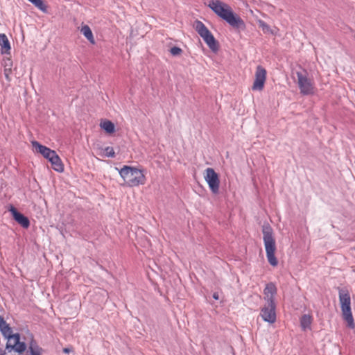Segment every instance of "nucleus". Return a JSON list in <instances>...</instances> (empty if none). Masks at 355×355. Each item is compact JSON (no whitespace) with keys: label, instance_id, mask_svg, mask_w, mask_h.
I'll return each instance as SVG.
<instances>
[{"label":"nucleus","instance_id":"1","mask_svg":"<svg viewBox=\"0 0 355 355\" xmlns=\"http://www.w3.org/2000/svg\"><path fill=\"white\" fill-rule=\"evenodd\" d=\"M209 8L220 18L234 28L245 29L244 21L236 14L230 5L220 0H209Z\"/></svg>","mask_w":355,"mask_h":355},{"label":"nucleus","instance_id":"2","mask_svg":"<svg viewBox=\"0 0 355 355\" xmlns=\"http://www.w3.org/2000/svg\"><path fill=\"white\" fill-rule=\"evenodd\" d=\"M277 291V287L273 283L266 284L263 290V299L266 304L261 309L260 316L263 321L269 324L275 323L277 319L276 304L275 302Z\"/></svg>","mask_w":355,"mask_h":355},{"label":"nucleus","instance_id":"3","mask_svg":"<svg viewBox=\"0 0 355 355\" xmlns=\"http://www.w3.org/2000/svg\"><path fill=\"white\" fill-rule=\"evenodd\" d=\"M119 174L128 187H137L146 183L144 171L137 168L124 166L119 171Z\"/></svg>","mask_w":355,"mask_h":355},{"label":"nucleus","instance_id":"4","mask_svg":"<svg viewBox=\"0 0 355 355\" xmlns=\"http://www.w3.org/2000/svg\"><path fill=\"white\" fill-rule=\"evenodd\" d=\"M262 232L267 259L271 266H277L278 261L275 255L276 243L273 236L272 229L269 225H264L262 228Z\"/></svg>","mask_w":355,"mask_h":355},{"label":"nucleus","instance_id":"5","mask_svg":"<svg viewBox=\"0 0 355 355\" xmlns=\"http://www.w3.org/2000/svg\"><path fill=\"white\" fill-rule=\"evenodd\" d=\"M339 300L343 319L347 322L349 327L354 328V318L351 311V299L347 290H339Z\"/></svg>","mask_w":355,"mask_h":355},{"label":"nucleus","instance_id":"6","mask_svg":"<svg viewBox=\"0 0 355 355\" xmlns=\"http://www.w3.org/2000/svg\"><path fill=\"white\" fill-rule=\"evenodd\" d=\"M193 27L197 33L203 39L205 42L207 44L209 49L216 52L218 49V45L216 39L205 24L200 21H196Z\"/></svg>","mask_w":355,"mask_h":355},{"label":"nucleus","instance_id":"7","mask_svg":"<svg viewBox=\"0 0 355 355\" xmlns=\"http://www.w3.org/2000/svg\"><path fill=\"white\" fill-rule=\"evenodd\" d=\"M297 83L300 93L303 95H313L315 88L313 81L308 77L306 71H297Z\"/></svg>","mask_w":355,"mask_h":355},{"label":"nucleus","instance_id":"8","mask_svg":"<svg viewBox=\"0 0 355 355\" xmlns=\"http://www.w3.org/2000/svg\"><path fill=\"white\" fill-rule=\"evenodd\" d=\"M204 178L207 183L210 190L214 194L218 193L220 180L218 175L212 168H207L205 171Z\"/></svg>","mask_w":355,"mask_h":355},{"label":"nucleus","instance_id":"9","mask_svg":"<svg viewBox=\"0 0 355 355\" xmlns=\"http://www.w3.org/2000/svg\"><path fill=\"white\" fill-rule=\"evenodd\" d=\"M266 80V71L261 66L257 67L255 72V78L252 87L254 91L263 90Z\"/></svg>","mask_w":355,"mask_h":355},{"label":"nucleus","instance_id":"10","mask_svg":"<svg viewBox=\"0 0 355 355\" xmlns=\"http://www.w3.org/2000/svg\"><path fill=\"white\" fill-rule=\"evenodd\" d=\"M6 349L14 350L19 354L24 352L26 349V345L24 342H20L19 334H15L8 339Z\"/></svg>","mask_w":355,"mask_h":355},{"label":"nucleus","instance_id":"11","mask_svg":"<svg viewBox=\"0 0 355 355\" xmlns=\"http://www.w3.org/2000/svg\"><path fill=\"white\" fill-rule=\"evenodd\" d=\"M10 211L11 212L14 219L23 227L28 228L29 227L30 222L27 217L18 212L17 209L12 207L10 209Z\"/></svg>","mask_w":355,"mask_h":355},{"label":"nucleus","instance_id":"12","mask_svg":"<svg viewBox=\"0 0 355 355\" xmlns=\"http://www.w3.org/2000/svg\"><path fill=\"white\" fill-rule=\"evenodd\" d=\"M31 144L35 152L40 153L44 158H46L50 153L53 154L54 150L40 144L36 141H31Z\"/></svg>","mask_w":355,"mask_h":355},{"label":"nucleus","instance_id":"13","mask_svg":"<svg viewBox=\"0 0 355 355\" xmlns=\"http://www.w3.org/2000/svg\"><path fill=\"white\" fill-rule=\"evenodd\" d=\"M0 46L2 54H10L11 49L10 42L4 33H0Z\"/></svg>","mask_w":355,"mask_h":355},{"label":"nucleus","instance_id":"14","mask_svg":"<svg viewBox=\"0 0 355 355\" xmlns=\"http://www.w3.org/2000/svg\"><path fill=\"white\" fill-rule=\"evenodd\" d=\"M0 331L7 339L14 335L12 334V329L2 317H0Z\"/></svg>","mask_w":355,"mask_h":355},{"label":"nucleus","instance_id":"15","mask_svg":"<svg viewBox=\"0 0 355 355\" xmlns=\"http://www.w3.org/2000/svg\"><path fill=\"white\" fill-rule=\"evenodd\" d=\"M50 162L51 164L52 168L55 171L59 173H62L64 171V165L58 154L55 156H54V158H52V160H51Z\"/></svg>","mask_w":355,"mask_h":355},{"label":"nucleus","instance_id":"16","mask_svg":"<svg viewBox=\"0 0 355 355\" xmlns=\"http://www.w3.org/2000/svg\"><path fill=\"white\" fill-rule=\"evenodd\" d=\"M81 33L92 44H95V40L91 28L87 25H83L80 28Z\"/></svg>","mask_w":355,"mask_h":355},{"label":"nucleus","instance_id":"17","mask_svg":"<svg viewBox=\"0 0 355 355\" xmlns=\"http://www.w3.org/2000/svg\"><path fill=\"white\" fill-rule=\"evenodd\" d=\"M100 127L108 134H112L115 131L114 124L109 120L102 121Z\"/></svg>","mask_w":355,"mask_h":355},{"label":"nucleus","instance_id":"18","mask_svg":"<svg viewBox=\"0 0 355 355\" xmlns=\"http://www.w3.org/2000/svg\"><path fill=\"white\" fill-rule=\"evenodd\" d=\"M312 322V317L309 314H305L302 316L300 320V324L303 330H306L310 328Z\"/></svg>","mask_w":355,"mask_h":355},{"label":"nucleus","instance_id":"19","mask_svg":"<svg viewBox=\"0 0 355 355\" xmlns=\"http://www.w3.org/2000/svg\"><path fill=\"white\" fill-rule=\"evenodd\" d=\"M259 26L262 29L264 33H270L272 35H276L277 31L275 29L271 28L266 22L262 20L258 21Z\"/></svg>","mask_w":355,"mask_h":355},{"label":"nucleus","instance_id":"20","mask_svg":"<svg viewBox=\"0 0 355 355\" xmlns=\"http://www.w3.org/2000/svg\"><path fill=\"white\" fill-rule=\"evenodd\" d=\"M31 3H32L36 8L42 11L43 12H46L47 9L46 6L44 4L42 0H28Z\"/></svg>","mask_w":355,"mask_h":355},{"label":"nucleus","instance_id":"21","mask_svg":"<svg viewBox=\"0 0 355 355\" xmlns=\"http://www.w3.org/2000/svg\"><path fill=\"white\" fill-rule=\"evenodd\" d=\"M7 62H9V67H6V69H4V75H5V77L8 80H10V75L11 74V68H12V61L10 58H7Z\"/></svg>","mask_w":355,"mask_h":355},{"label":"nucleus","instance_id":"22","mask_svg":"<svg viewBox=\"0 0 355 355\" xmlns=\"http://www.w3.org/2000/svg\"><path fill=\"white\" fill-rule=\"evenodd\" d=\"M104 155L105 157H114L115 155V152L114 150V148L112 147H106L104 149Z\"/></svg>","mask_w":355,"mask_h":355},{"label":"nucleus","instance_id":"23","mask_svg":"<svg viewBox=\"0 0 355 355\" xmlns=\"http://www.w3.org/2000/svg\"><path fill=\"white\" fill-rule=\"evenodd\" d=\"M182 52V50L180 48L178 47V46L172 47L170 49V53L173 56L180 55H181Z\"/></svg>","mask_w":355,"mask_h":355},{"label":"nucleus","instance_id":"24","mask_svg":"<svg viewBox=\"0 0 355 355\" xmlns=\"http://www.w3.org/2000/svg\"><path fill=\"white\" fill-rule=\"evenodd\" d=\"M57 155L56 152L54 150L53 151V154H51L50 153L46 157V159H47L49 162H51V160H52V158H54V156H55Z\"/></svg>","mask_w":355,"mask_h":355},{"label":"nucleus","instance_id":"25","mask_svg":"<svg viewBox=\"0 0 355 355\" xmlns=\"http://www.w3.org/2000/svg\"><path fill=\"white\" fill-rule=\"evenodd\" d=\"M6 67H9V62H7V59L4 60V69H6Z\"/></svg>","mask_w":355,"mask_h":355},{"label":"nucleus","instance_id":"26","mask_svg":"<svg viewBox=\"0 0 355 355\" xmlns=\"http://www.w3.org/2000/svg\"><path fill=\"white\" fill-rule=\"evenodd\" d=\"M213 297L215 299V300H218V295L217 293H214L213 295Z\"/></svg>","mask_w":355,"mask_h":355},{"label":"nucleus","instance_id":"27","mask_svg":"<svg viewBox=\"0 0 355 355\" xmlns=\"http://www.w3.org/2000/svg\"><path fill=\"white\" fill-rule=\"evenodd\" d=\"M64 351L65 352H68V349H64Z\"/></svg>","mask_w":355,"mask_h":355}]
</instances>
